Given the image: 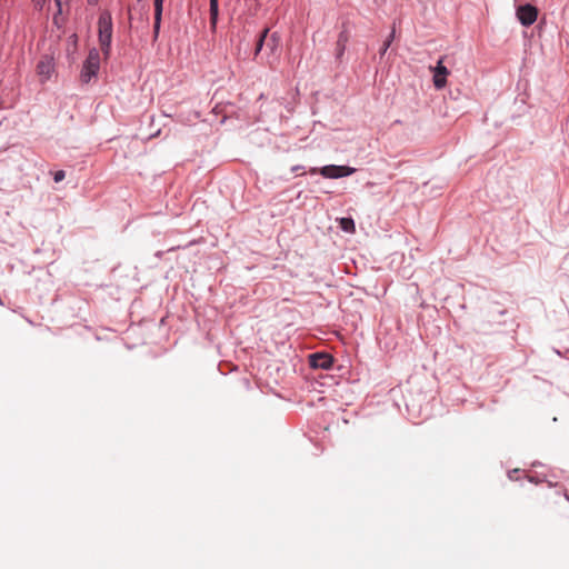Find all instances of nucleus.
<instances>
[{"instance_id": "nucleus-4", "label": "nucleus", "mask_w": 569, "mask_h": 569, "mask_svg": "<svg viewBox=\"0 0 569 569\" xmlns=\"http://www.w3.org/2000/svg\"><path fill=\"white\" fill-rule=\"evenodd\" d=\"M355 171H356L355 168H351L348 166H336V164L325 166L318 170V172L322 177L329 178V179L347 177V176L352 174Z\"/></svg>"}, {"instance_id": "nucleus-13", "label": "nucleus", "mask_w": 569, "mask_h": 569, "mask_svg": "<svg viewBox=\"0 0 569 569\" xmlns=\"http://www.w3.org/2000/svg\"><path fill=\"white\" fill-rule=\"evenodd\" d=\"M393 38H395V29H392V30H391V32H390V34H389V37H388V39L385 41V43H383V46H382V48H381V50H380V54H381V56H383V54L387 52V50H388V48L390 47V44H391V42H392Z\"/></svg>"}, {"instance_id": "nucleus-16", "label": "nucleus", "mask_w": 569, "mask_h": 569, "mask_svg": "<svg viewBox=\"0 0 569 569\" xmlns=\"http://www.w3.org/2000/svg\"><path fill=\"white\" fill-rule=\"evenodd\" d=\"M88 2H89L90 4H96V3L98 2V0H88Z\"/></svg>"}, {"instance_id": "nucleus-15", "label": "nucleus", "mask_w": 569, "mask_h": 569, "mask_svg": "<svg viewBox=\"0 0 569 569\" xmlns=\"http://www.w3.org/2000/svg\"><path fill=\"white\" fill-rule=\"evenodd\" d=\"M32 1L34 3V7L39 10H41L47 2V0H32Z\"/></svg>"}, {"instance_id": "nucleus-9", "label": "nucleus", "mask_w": 569, "mask_h": 569, "mask_svg": "<svg viewBox=\"0 0 569 569\" xmlns=\"http://www.w3.org/2000/svg\"><path fill=\"white\" fill-rule=\"evenodd\" d=\"M338 223L343 231L348 233L356 232L355 221L351 218H339Z\"/></svg>"}, {"instance_id": "nucleus-10", "label": "nucleus", "mask_w": 569, "mask_h": 569, "mask_svg": "<svg viewBox=\"0 0 569 569\" xmlns=\"http://www.w3.org/2000/svg\"><path fill=\"white\" fill-rule=\"evenodd\" d=\"M38 73L48 78L51 73L52 66L49 59H42L37 66Z\"/></svg>"}, {"instance_id": "nucleus-3", "label": "nucleus", "mask_w": 569, "mask_h": 569, "mask_svg": "<svg viewBox=\"0 0 569 569\" xmlns=\"http://www.w3.org/2000/svg\"><path fill=\"white\" fill-rule=\"evenodd\" d=\"M100 66V57L99 52L96 49H92L88 58L84 61L83 70L81 72V79L83 82H89L92 77H94L99 70Z\"/></svg>"}, {"instance_id": "nucleus-8", "label": "nucleus", "mask_w": 569, "mask_h": 569, "mask_svg": "<svg viewBox=\"0 0 569 569\" xmlns=\"http://www.w3.org/2000/svg\"><path fill=\"white\" fill-rule=\"evenodd\" d=\"M164 0H154V23H153V38L157 39L160 30L162 9Z\"/></svg>"}, {"instance_id": "nucleus-7", "label": "nucleus", "mask_w": 569, "mask_h": 569, "mask_svg": "<svg viewBox=\"0 0 569 569\" xmlns=\"http://www.w3.org/2000/svg\"><path fill=\"white\" fill-rule=\"evenodd\" d=\"M333 358L323 352L310 355V365L313 368L329 369L332 366Z\"/></svg>"}, {"instance_id": "nucleus-5", "label": "nucleus", "mask_w": 569, "mask_h": 569, "mask_svg": "<svg viewBox=\"0 0 569 569\" xmlns=\"http://www.w3.org/2000/svg\"><path fill=\"white\" fill-rule=\"evenodd\" d=\"M430 71L433 73V84L437 89H442L447 84V77L450 71L443 66V58H440L437 66L430 67Z\"/></svg>"}, {"instance_id": "nucleus-14", "label": "nucleus", "mask_w": 569, "mask_h": 569, "mask_svg": "<svg viewBox=\"0 0 569 569\" xmlns=\"http://www.w3.org/2000/svg\"><path fill=\"white\" fill-rule=\"evenodd\" d=\"M66 177V173L63 170H59V171H56L54 174H53V180L54 182H60L64 179Z\"/></svg>"}, {"instance_id": "nucleus-11", "label": "nucleus", "mask_w": 569, "mask_h": 569, "mask_svg": "<svg viewBox=\"0 0 569 569\" xmlns=\"http://www.w3.org/2000/svg\"><path fill=\"white\" fill-rule=\"evenodd\" d=\"M218 1L219 0H210V22H211L212 28L216 27L217 19H218V12H219Z\"/></svg>"}, {"instance_id": "nucleus-2", "label": "nucleus", "mask_w": 569, "mask_h": 569, "mask_svg": "<svg viewBox=\"0 0 569 569\" xmlns=\"http://www.w3.org/2000/svg\"><path fill=\"white\" fill-rule=\"evenodd\" d=\"M99 43L103 56L107 58L110 54L111 40H112V19L110 13H102L98 20Z\"/></svg>"}, {"instance_id": "nucleus-12", "label": "nucleus", "mask_w": 569, "mask_h": 569, "mask_svg": "<svg viewBox=\"0 0 569 569\" xmlns=\"http://www.w3.org/2000/svg\"><path fill=\"white\" fill-rule=\"evenodd\" d=\"M57 6V13L54 16V21H57L58 14H62L66 9H69L71 0H54Z\"/></svg>"}, {"instance_id": "nucleus-6", "label": "nucleus", "mask_w": 569, "mask_h": 569, "mask_svg": "<svg viewBox=\"0 0 569 569\" xmlns=\"http://www.w3.org/2000/svg\"><path fill=\"white\" fill-rule=\"evenodd\" d=\"M537 17L538 10L531 4L520 6L517 9V18L526 27L531 26L537 20Z\"/></svg>"}, {"instance_id": "nucleus-1", "label": "nucleus", "mask_w": 569, "mask_h": 569, "mask_svg": "<svg viewBox=\"0 0 569 569\" xmlns=\"http://www.w3.org/2000/svg\"><path fill=\"white\" fill-rule=\"evenodd\" d=\"M264 47V54L268 64L272 66L279 58L280 53V37L277 32L269 36V29L266 28L259 36L257 41L254 57L257 58Z\"/></svg>"}]
</instances>
